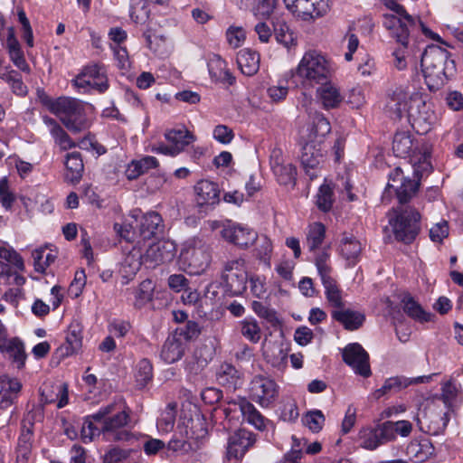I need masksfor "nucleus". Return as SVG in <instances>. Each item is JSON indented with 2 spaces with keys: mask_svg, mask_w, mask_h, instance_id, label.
<instances>
[{
  "mask_svg": "<svg viewBox=\"0 0 463 463\" xmlns=\"http://www.w3.org/2000/svg\"><path fill=\"white\" fill-rule=\"evenodd\" d=\"M331 131V126L323 114L316 113L307 128L305 143L302 145L300 162L311 180L318 175V165L323 161L322 143Z\"/></svg>",
  "mask_w": 463,
  "mask_h": 463,
  "instance_id": "1",
  "label": "nucleus"
},
{
  "mask_svg": "<svg viewBox=\"0 0 463 463\" xmlns=\"http://www.w3.org/2000/svg\"><path fill=\"white\" fill-rule=\"evenodd\" d=\"M420 65L425 82L430 90H438L454 76L455 61L450 53L438 45H429L421 55Z\"/></svg>",
  "mask_w": 463,
  "mask_h": 463,
  "instance_id": "2",
  "label": "nucleus"
},
{
  "mask_svg": "<svg viewBox=\"0 0 463 463\" xmlns=\"http://www.w3.org/2000/svg\"><path fill=\"white\" fill-rule=\"evenodd\" d=\"M430 157V155L426 150L424 152L419 150L416 155H412L410 159L413 168L412 177H405L401 167H396L390 174V182L387 188L395 190L398 202L409 203L415 196L422 175L431 172L432 165Z\"/></svg>",
  "mask_w": 463,
  "mask_h": 463,
  "instance_id": "3",
  "label": "nucleus"
},
{
  "mask_svg": "<svg viewBox=\"0 0 463 463\" xmlns=\"http://www.w3.org/2000/svg\"><path fill=\"white\" fill-rule=\"evenodd\" d=\"M390 8L393 10L395 14H386L384 16L383 24L390 32L392 38L398 43H402L404 47L409 43V38L416 31L421 30L424 35L433 40H439V36L427 28L420 19H415L410 15L404 7L395 2H392Z\"/></svg>",
  "mask_w": 463,
  "mask_h": 463,
  "instance_id": "4",
  "label": "nucleus"
},
{
  "mask_svg": "<svg viewBox=\"0 0 463 463\" xmlns=\"http://www.w3.org/2000/svg\"><path fill=\"white\" fill-rule=\"evenodd\" d=\"M399 203V206L392 208L387 213L389 224L396 241L411 244L420 232L421 215L408 203Z\"/></svg>",
  "mask_w": 463,
  "mask_h": 463,
  "instance_id": "5",
  "label": "nucleus"
},
{
  "mask_svg": "<svg viewBox=\"0 0 463 463\" xmlns=\"http://www.w3.org/2000/svg\"><path fill=\"white\" fill-rule=\"evenodd\" d=\"M45 105L73 134L85 131L90 126L85 113V104L77 99L60 97L56 99H49Z\"/></svg>",
  "mask_w": 463,
  "mask_h": 463,
  "instance_id": "6",
  "label": "nucleus"
},
{
  "mask_svg": "<svg viewBox=\"0 0 463 463\" xmlns=\"http://www.w3.org/2000/svg\"><path fill=\"white\" fill-rule=\"evenodd\" d=\"M411 431L412 424L409 420H386L375 428H363L359 431V439L362 448L373 450L394 441L398 436L407 438Z\"/></svg>",
  "mask_w": 463,
  "mask_h": 463,
  "instance_id": "7",
  "label": "nucleus"
},
{
  "mask_svg": "<svg viewBox=\"0 0 463 463\" xmlns=\"http://www.w3.org/2000/svg\"><path fill=\"white\" fill-rule=\"evenodd\" d=\"M207 435L205 419L198 415L187 420L186 423L177 426V431L168 442V449L180 453L196 451Z\"/></svg>",
  "mask_w": 463,
  "mask_h": 463,
  "instance_id": "8",
  "label": "nucleus"
},
{
  "mask_svg": "<svg viewBox=\"0 0 463 463\" xmlns=\"http://www.w3.org/2000/svg\"><path fill=\"white\" fill-rule=\"evenodd\" d=\"M175 245L171 241H159L151 244L145 254L131 253L124 260V266L130 268V272L136 274L144 264L147 268L170 262L175 256Z\"/></svg>",
  "mask_w": 463,
  "mask_h": 463,
  "instance_id": "9",
  "label": "nucleus"
},
{
  "mask_svg": "<svg viewBox=\"0 0 463 463\" xmlns=\"http://www.w3.org/2000/svg\"><path fill=\"white\" fill-rule=\"evenodd\" d=\"M297 74L309 84L326 81L331 75V68L326 58L316 51L304 54L298 68Z\"/></svg>",
  "mask_w": 463,
  "mask_h": 463,
  "instance_id": "10",
  "label": "nucleus"
},
{
  "mask_svg": "<svg viewBox=\"0 0 463 463\" xmlns=\"http://www.w3.org/2000/svg\"><path fill=\"white\" fill-rule=\"evenodd\" d=\"M244 265L245 260L242 258L224 263L222 280L232 295L238 296L246 290L248 276Z\"/></svg>",
  "mask_w": 463,
  "mask_h": 463,
  "instance_id": "11",
  "label": "nucleus"
},
{
  "mask_svg": "<svg viewBox=\"0 0 463 463\" xmlns=\"http://www.w3.org/2000/svg\"><path fill=\"white\" fill-rule=\"evenodd\" d=\"M284 2L289 11L305 21L321 17L329 9L327 0H292Z\"/></svg>",
  "mask_w": 463,
  "mask_h": 463,
  "instance_id": "12",
  "label": "nucleus"
},
{
  "mask_svg": "<svg viewBox=\"0 0 463 463\" xmlns=\"http://www.w3.org/2000/svg\"><path fill=\"white\" fill-rule=\"evenodd\" d=\"M129 415L124 410L115 412L112 416L99 421L103 436L106 439L128 440L130 433L123 428L128 424Z\"/></svg>",
  "mask_w": 463,
  "mask_h": 463,
  "instance_id": "13",
  "label": "nucleus"
},
{
  "mask_svg": "<svg viewBox=\"0 0 463 463\" xmlns=\"http://www.w3.org/2000/svg\"><path fill=\"white\" fill-rule=\"evenodd\" d=\"M342 355L344 362L351 366L356 373L364 377L371 375L369 354L360 344L347 345L343 349Z\"/></svg>",
  "mask_w": 463,
  "mask_h": 463,
  "instance_id": "14",
  "label": "nucleus"
},
{
  "mask_svg": "<svg viewBox=\"0 0 463 463\" xmlns=\"http://www.w3.org/2000/svg\"><path fill=\"white\" fill-rule=\"evenodd\" d=\"M250 392L261 406L268 407L279 394V387L274 380L264 375H255L250 382Z\"/></svg>",
  "mask_w": 463,
  "mask_h": 463,
  "instance_id": "15",
  "label": "nucleus"
},
{
  "mask_svg": "<svg viewBox=\"0 0 463 463\" xmlns=\"http://www.w3.org/2000/svg\"><path fill=\"white\" fill-rule=\"evenodd\" d=\"M409 94L402 87H396L388 91V101L386 107L397 117L402 118L404 112H408L409 117L413 118V126L420 124L425 120L420 113L415 115L411 108H408Z\"/></svg>",
  "mask_w": 463,
  "mask_h": 463,
  "instance_id": "16",
  "label": "nucleus"
},
{
  "mask_svg": "<svg viewBox=\"0 0 463 463\" xmlns=\"http://www.w3.org/2000/svg\"><path fill=\"white\" fill-rule=\"evenodd\" d=\"M181 256L188 264L191 272L194 274L203 272L211 262V253L205 245L188 248L182 252Z\"/></svg>",
  "mask_w": 463,
  "mask_h": 463,
  "instance_id": "17",
  "label": "nucleus"
},
{
  "mask_svg": "<svg viewBox=\"0 0 463 463\" xmlns=\"http://www.w3.org/2000/svg\"><path fill=\"white\" fill-rule=\"evenodd\" d=\"M222 237L229 242L241 248H249L258 239L253 230L240 224L228 225L222 231Z\"/></svg>",
  "mask_w": 463,
  "mask_h": 463,
  "instance_id": "18",
  "label": "nucleus"
},
{
  "mask_svg": "<svg viewBox=\"0 0 463 463\" xmlns=\"http://www.w3.org/2000/svg\"><path fill=\"white\" fill-rule=\"evenodd\" d=\"M0 353L8 358L17 369H22L24 366L27 354L23 341L18 337L7 338L5 335L1 339Z\"/></svg>",
  "mask_w": 463,
  "mask_h": 463,
  "instance_id": "19",
  "label": "nucleus"
},
{
  "mask_svg": "<svg viewBox=\"0 0 463 463\" xmlns=\"http://www.w3.org/2000/svg\"><path fill=\"white\" fill-rule=\"evenodd\" d=\"M255 443L253 433L240 429L232 434L228 439L227 455L229 458H239Z\"/></svg>",
  "mask_w": 463,
  "mask_h": 463,
  "instance_id": "20",
  "label": "nucleus"
},
{
  "mask_svg": "<svg viewBox=\"0 0 463 463\" xmlns=\"http://www.w3.org/2000/svg\"><path fill=\"white\" fill-rule=\"evenodd\" d=\"M331 317L349 331L359 329L365 321V316L363 313L345 307L332 309Z\"/></svg>",
  "mask_w": 463,
  "mask_h": 463,
  "instance_id": "21",
  "label": "nucleus"
},
{
  "mask_svg": "<svg viewBox=\"0 0 463 463\" xmlns=\"http://www.w3.org/2000/svg\"><path fill=\"white\" fill-rule=\"evenodd\" d=\"M22 389V383L18 379L0 376V410L11 406Z\"/></svg>",
  "mask_w": 463,
  "mask_h": 463,
  "instance_id": "22",
  "label": "nucleus"
},
{
  "mask_svg": "<svg viewBox=\"0 0 463 463\" xmlns=\"http://www.w3.org/2000/svg\"><path fill=\"white\" fill-rule=\"evenodd\" d=\"M186 349V343L174 334L165 341L160 356L167 364H174L184 356Z\"/></svg>",
  "mask_w": 463,
  "mask_h": 463,
  "instance_id": "23",
  "label": "nucleus"
},
{
  "mask_svg": "<svg viewBox=\"0 0 463 463\" xmlns=\"http://www.w3.org/2000/svg\"><path fill=\"white\" fill-rule=\"evenodd\" d=\"M196 203L200 206L213 205L219 202L220 190L218 185L209 180H201L194 186Z\"/></svg>",
  "mask_w": 463,
  "mask_h": 463,
  "instance_id": "24",
  "label": "nucleus"
},
{
  "mask_svg": "<svg viewBox=\"0 0 463 463\" xmlns=\"http://www.w3.org/2000/svg\"><path fill=\"white\" fill-rule=\"evenodd\" d=\"M216 380L219 384L236 390L242 383V373L232 364L223 363L217 369Z\"/></svg>",
  "mask_w": 463,
  "mask_h": 463,
  "instance_id": "25",
  "label": "nucleus"
},
{
  "mask_svg": "<svg viewBox=\"0 0 463 463\" xmlns=\"http://www.w3.org/2000/svg\"><path fill=\"white\" fill-rule=\"evenodd\" d=\"M208 71L211 78L215 81H220L232 85L235 82V77L226 68V62L220 55L213 54L208 61Z\"/></svg>",
  "mask_w": 463,
  "mask_h": 463,
  "instance_id": "26",
  "label": "nucleus"
},
{
  "mask_svg": "<svg viewBox=\"0 0 463 463\" xmlns=\"http://www.w3.org/2000/svg\"><path fill=\"white\" fill-rule=\"evenodd\" d=\"M418 146L408 132H397L392 141V151L398 157H411L418 153Z\"/></svg>",
  "mask_w": 463,
  "mask_h": 463,
  "instance_id": "27",
  "label": "nucleus"
},
{
  "mask_svg": "<svg viewBox=\"0 0 463 463\" xmlns=\"http://www.w3.org/2000/svg\"><path fill=\"white\" fill-rule=\"evenodd\" d=\"M83 76H87L93 82V90L104 93L109 89L107 71L104 65L93 63L83 68Z\"/></svg>",
  "mask_w": 463,
  "mask_h": 463,
  "instance_id": "28",
  "label": "nucleus"
},
{
  "mask_svg": "<svg viewBox=\"0 0 463 463\" xmlns=\"http://www.w3.org/2000/svg\"><path fill=\"white\" fill-rule=\"evenodd\" d=\"M163 231V219L156 212L143 215L139 225V233L144 240H149Z\"/></svg>",
  "mask_w": 463,
  "mask_h": 463,
  "instance_id": "29",
  "label": "nucleus"
},
{
  "mask_svg": "<svg viewBox=\"0 0 463 463\" xmlns=\"http://www.w3.org/2000/svg\"><path fill=\"white\" fill-rule=\"evenodd\" d=\"M243 416V419L257 430H262L265 428V418L246 398L239 397L234 402Z\"/></svg>",
  "mask_w": 463,
  "mask_h": 463,
  "instance_id": "30",
  "label": "nucleus"
},
{
  "mask_svg": "<svg viewBox=\"0 0 463 463\" xmlns=\"http://www.w3.org/2000/svg\"><path fill=\"white\" fill-rule=\"evenodd\" d=\"M321 86L317 89V96L323 107L326 109H335L340 105L343 97L339 90L332 83L323 81Z\"/></svg>",
  "mask_w": 463,
  "mask_h": 463,
  "instance_id": "31",
  "label": "nucleus"
},
{
  "mask_svg": "<svg viewBox=\"0 0 463 463\" xmlns=\"http://www.w3.org/2000/svg\"><path fill=\"white\" fill-rule=\"evenodd\" d=\"M65 166V179L71 184L79 183L82 177V173L84 170V165L80 153L71 152L67 154Z\"/></svg>",
  "mask_w": 463,
  "mask_h": 463,
  "instance_id": "32",
  "label": "nucleus"
},
{
  "mask_svg": "<svg viewBox=\"0 0 463 463\" xmlns=\"http://www.w3.org/2000/svg\"><path fill=\"white\" fill-rule=\"evenodd\" d=\"M237 63L243 74L252 76L259 71L260 54L250 49H242L237 54Z\"/></svg>",
  "mask_w": 463,
  "mask_h": 463,
  "instance_id": "33",
  "label": "nucleus"
},
{
  "mask_svg": "<svg viewBox=\"0 0 463 463\" xmlns=\"http://www.w3.org/2000/svg\"><path fill=\"white\" fill-rule=\"evenodd\" d=\"M165 138L180 154L186 146L194 140V136L186 128L168 129L165 133Z\"/></svg>",
  "mask_w": 463,
  "mask_h": 463,
  "instance_id": "34",
  "label": "nucleus"
},
{
  "mask_svg": "<svg viewBox=\"0 0 463 463\" xmlns=\"http://www.w3.org/2000/svg\"><path fill=\"white\" fill-rule=\"evenodd\" d=\"M35 414L32 411L28 412L22 420L21 434L18 439V447L24 454L30 450L31 441L33 435V424Z\"/></svg>",
  "mask_w": 463,
  "mask_h": 463,
  "instance_id": "35",
  "label": "nucleus"
},
{
  "mask_svg": "<svg viewBox=\"0 0 463 463\" xmlns=\"http://www.w3.org/2000/svg\"><path fill=\"white\" fill-rule=\"evenodd\" d=\"M272 27L274 37L279 43L287 49L296 45V38L287 23L277 19L275 22H272Z\"/></svg>",
  "mask_w": 463,
  "mask_h": 463,
  "instance_id": "36",
  "label": "nucleus"
},
{
  "mask_svg": "<svg viewBox=\"0 0 463 463\" xmlns=\"http://www.w3.org/2000/svg\"><path fill=\"white\" fill-rule=\"evenodd\" d=\"M361 250V243L354 235L345 232L343 233L340 244V252L345 259L355 261L359 257Z\"/></svg>",
  "mask_w": 463,
  "mask_h": 463,
  "instance_id": "37",
  "label": "nucleus"
},
{
  "mask_svg": "<svg viewBox=\"0 0 463 463\" xmlns=\"http://www.w3.org/2000/svg\"><path fill=\"white\" fill-rule=\"evenodd\" d=\"M82 346V327L79 323H71L66 335L65 355L78 352Z\"/></svg>",
  "mask_w": 463,
  "mask_h": 463,
  "instance_id": "38",
  "label": "nucleus"
},
{
  "mask_svg": "<svg viewBox=\"0 0 463 463\" xmlns=\"http://www.w3.org/2000/svg\"><path fill=\"white\" fill-rule=\"evenodd\" d=\"M434 453V447L428 440L412 441L407 447V454L416 462H424Z\"/></svg>",
  "mask_w": 463,
  "mask_h": 463,
  "instance_id": "39",
  "label": "nucleus"
},
{
  "mask_svg": "<svg viewBox=\"0 0 463 463\" xmlns=\"http://www.w3.org/2000/svg\"><path fill=\"white\" fill-rule=\"evenodd\" d=\"M322 284L325 288V295L328 305L333 307V309H342L345 307L342 290L338 287L336 281L335 279H327Z\"/></svg>",
  "mask_w": 463,
  "mask_h": 463,
  "instance_id": "40",
  "label": "nucleus"
},
{
  "mask_svg": "<svg viewBox=\"0 0 463 463\" xmlns=\"http://www.w3.org/2000/svg\"><path fill=\"white\" fill-rule=\"evenodd\" d=\"M402 303L404 312L414 320L421 323L430 321L432 315L425 312L411 296L404 297Z\"/></svg>",
  "mask_w": 463,
  "mask_h": 463,
  "instance_id": "41",
  "label": "nucleus"
},
{
  "mask_svg": "<svg viewBox=\"0 0 463 463\" xmlns=\"http://www.w3.org/2000/svg\"><path fill=\"white\" fill-rule=\"evenodd\" d=\"M410 385L409 379L402 376L391 377L387 379L382 388L373 393L375 399H380L388 392H397Z\"/></svg>",
  "mask_w": 463,
  "mask_h": 463,
  "instance_id": "42",
  "label": "nucleus"
},
{
  "mask_svg": "<svg viewBox=\"0 0 463 463\" xmlns=\"http://www.w3.org/2000/svg\"><path fill=\"white\" fill-rule=\"evenodd\" d=\"M101 429L99 422L92 419V414L87 416L80 428V439L84 443L91 442L96 437L103 435Z\"/></svg>",
  "mask_w": 463,
  "mask_h": 463,
  "instance_id": "43",
  "label": "nucleus"
},
{
  "mask_svg": "<svg viewBox=\"0 0 463 463\" xmlns=\"http://www.w3.org/2000/svg\"><path fill=\"white\" fill-rule=\"evenodd\" d=\"M326 228L321 222H314L308 226L307 232V245L310 251L317 250L323 242Z\"/></svg>",
  "mask_w": 463,
  "mask_h": 463,
  "instance_id": "44",
  "label": "nucleus"
},
{
  "mask_svg": "<svg viewBox=\"0 0 463 463\" xmlns=\"http://www.w3.org/2000/svg\"><path fill=\"white\" fill-rule=\"evenodd\" d=\"M135 377L139 389L146 387L152 381L153 366L148 359L144 358L137 363Z\"/></svg>",
  "mask_w": 463,
  "mask_h": 463,
  "instance_id": "45",
  "label": "nucleus"
},
{
  "mask_svg": "<svg viewBox=\"0 0 463 463\" xmlns=\"http://www.w3.org/2000/svg\"><path fill=\"white\" fill-rule=\"evenodd\" d=\"M34 270L39 273H44L46 268L49 267L56 259V254L52 250L46 252V249L41 248L33 251Z\"/></svg>",
  "mask_w": 463,
  "mask_h": 463,
  "instance_id": "46",
  "label": "nucleus"
},
{
  "mask_svg": "<svg viewBox=\"0 0 463 463\" xmlns=\"http://www.w3.org/2000/svg\"><path fill=\"white\" fill-rule=\"evenodd\" d=\"M150 10L146 0H130L129 15L136 24H143L149 17Z\"/></svg>",
  "mask_w": 463,
  "mask_h": 463,
  "instance_id": "47",
  "label": "nucleus"
},
{
  "mask_svg": "<svg viewBox=\"0 0 463 463\" xmlns=\"http://www.w3.org/2000/svg\"><path fill=\"white\" fill-rule=\"evenodd\" d=\"M256 247L254 249V256L264 262L266 265H270V254L272 252V243L271 241L266 237L262 236L258 238L256 241Z\"/></svg>",
  "mask_w": 463,
  "mask_h": 463,
  "instance_id": "48",
  "label": "nucleus"
},
{
  "mask_svg": "<svg viewBox=\"0 0 463 463\" xmlns=\"http://www.w3.org/2000/svg\"><path fill=\"white\" fill-rule=\"evenodd\" d=\"M273 173L280 184L288 185L296 183L297 169L292 164H283L281 166H277Z\"/></svg>",
  "mask_w": 463,
  "mask_h": 463,
  "instance_id": "49",
  "label": "nucleus"
},
{
  "mask_svg": "<svg viewBox=\"0 0 463 463\" xmlns=\"http://www.w3.org/2000/svg\"><path fill=\"white\" fill-rule=\"evenodd\" d=\"M131 452V449L114 447L104 454L103 463H129Z\"/></svg>",
  "mask_w": 463,
  "mask_h": 463,
  "instance_id": "50",
  "label": "nucleus"
},
{
  "mask_svg": "<svg viewBox=\"0 0 463 463\" xmlns=\"http://www.w3.org/2000/svg\"><path fill=\"white\" fill-rule=\"evenodd\" d=\"M333 190L329 184L320 186L317 195V205L319 210L328 212L333 205Z\"/></svg>",
  "mask_w": 463,
  "mask_h": 463,
  "instance_id": "51",
  "label": "nucleus"
},
{
  "mask_svg": "<svg viewBox=\"0 0 463 463\" xmlns=\"http://www.w3.org/2000/svg\"><path fill=\"white\" fill-rule=\"evenodd\" d=\"M303 422L312 432H319L325 423V416L319 410H314L306 413Z\"/></svg>",
  "mask_w": 463,
  "mask_h": 463,
  "instance_id": "52",
  "label": "nucleus"
},
{
  "mask_svg": "<svg viewBox=\"0 0 463 463\" xmlns=\"http://www.w3.org/2000/svg\"><path fill=\"white\" fill-rule=\"evenodd\" d=\"M241 335L252 343H257L260 339V327L256 320H243L241 322Z\"/></svg>",
  "mask_w": 463,
  "mask_h": 463,
  "instance_id": "53",
  "label": "nucleus"
},
{
  "mask_svg": "<svg viewBox=\"0 0 463 463\" xmlns=\"http://www.w3.org/2000/svg\"><path fill=\"white\" fill-rule=\"evenodd\" d=\"M200 334V326L195 321H187L185 325L177 328L174 333L175 335L185 341L196 339Z\"/></svg>",
  "mask_w": 463,
  "mask_h": 463,
  "instance_id": "54",
  "label": "nucleus"
},
{
  "mask_svg": "<svg viewBox=\"0 0 463 463\" xmlns=\"http://www.w3.org/2000/svg\"><path fill=\"white\" fill-rule=\"evenodd\" d=\"M0 259L18 270L23 271L24 269L23 258L11 248L0 247Z\"/></svg>",
  "mask_w": 463,
  "mask_h": 463,
  "instance_id": "55",
  "label": "nucleus"
},
{
  "mask_svg": "<svg viewBox=\"0 0 463 463\" xmlns=\"http://www.w3.org/2000/svg\"><path fill=\"white\" fill-rule=\"evenodd\" d=\"M276 5V0H252V12L260 18L269 17Z\"/></svg>",
  "mask_w": 463,
  "mask_h": 463,
  "instance_id": "56",
  "label": "nucleus"
},
{
  "mask_svg": "<svg viewBox=\"0 0 463 463\" xmlns=\"http://www.w3.org/2000/svg\"><path fill=\"white\" fill-rule=\"evenodd\" d=\"M15 201V195L9 189L6 176L0 179V203L5 210H10Z\"/></svg>",
  "mask_w": 463,
  "mask_h": 463,
  "instance_id": "57",
  "label": "nucleus"
},
{
  "mask_svg": "<svg viewBox=\"0 0 463 463\" xmlns=\"http://www.w3.org/2000/svg\"><path fill=\"white\" fill-rule=\"evenodd\" d=\"M175 407L176 405L175 403H169L157 421V426L165 431H169L174 427L175 420Z\"/></svg>",
  "mask_w": 463,
  "mask_h": 463,
  "instance_id": "58",
  "label": "nucleus"
},
{
  "mask_svg": "<svg viewBox=\"0 0 463 463\" xmlns=\"http://www.w3.org/2000/svg\"><path fill=\"white\" fill-rule=\"evenodd\" d=\"M253 311L260 317L266 319L271 324L279 322L277 313L274 309H271L260 301H253L251 304Z\"/></svg>",
  "mask_w": 463,
  "mask_h": 463,
  "instance_id": "59",
  "label": "nucleus"
},
{
  "mask_svg": "<svg viewBox=\"0 0 463 463\" xmlns=\"http://www.w3.org/2000/svg\"><path fill=\"white\" fill-rule=\"evenodd\" d=\"M449 236V223L447 221H441L436 223L430 230V238L434 242L441 243Z\"/></svg>",
  "mask_w": 463,
  "mask_h": 463,
  "instance_id": "60",
  "label": "nucleus"
},
{
  "mask_svg": "<svg viewBox=\"0 0 463 463\" xmlns=\"http://www.w3.org/2000/svg\"><path fill=\"white\" fill-rule=\"evenodd\" d=\"M294 444L290 451L286 453L282 459L276 463H299L302 457V449L300 448V442L293 438Z\"/></svg>",
  "mask_w": 463,
  "mask_h": 463,
  "instance_id": "61",
  "label": "nucleus"
},
{
  "mask_svg": "<svg viewBox=\"0 0 463 463\" xmlns=\"http://www.w3.org/2000/svg\"><path fill=\"white\" fill-rule=\"evenodd\" d=\"M234 137L232 128L225 125H218L213 129V137L222 144H229Z\"/></svg>",
  "mask_w": 463,
  "mask_h": 463,
  "instance_id": "62",
  "label": "nucleus"
},
{
  "mask_svg": "<svg viewBox=\"0 0 463 463\" xmlns=\"http://www.w3.org/2000/svg\"><path fill=\"white\" fill-rule=\"evenodd\" d=\"M154 286L150 279L143 280L136 293V298L141 302H146L152 299Z\"/></svg>",
  "mask_w": 463,
  "mask_h": 463,
  "instance_id": "63",
  "label": "nucleus"
},
{
  "mask_svg": "<svg viewBox=\"0 0 463 463\" xmlns=\"http://www.w3.org/2000/svg\"><path fill=\"white\" fill-rule=\"evenodd\" d=\"M227 40L233 48H238L245 40V33L241 27H231L227 31Z\"/></svg>",
  "mask_w": 463,
  "mask_h": 463,
  "instance_id": "64",
  "label": "nucleus"
}]
</instances>
